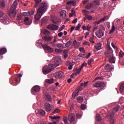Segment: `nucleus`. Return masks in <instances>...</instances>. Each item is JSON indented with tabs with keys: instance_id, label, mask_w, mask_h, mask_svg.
Here are the masks:
<instances>
[{
	"instance_id": "9",
	"label": "nucleus",
	"mask_w": 124,
	"mask_h": 124,
	"mask_svg": "<svg viewBox=\"0 0 124 124\" xmlns=\"http://www.w3.org/2000/svg\"><path fill=\"white\" fill-rule=\"evenodd\" d=\"M44 13L38 12L36 16H34L35 20L34 21L35 24H37L38 22V20L41 18V16L43 15Z\"/></svg>"
},
{
	"instance_id": "25",
	"label": "nucleus",
	"mask_w": 124,
	"mask_h": 124,
	"mask_svg": "<svg viewBox=\"0 0 124 124\" xmlns=\"http://www.w3.org/2000/svg\"><path fill=\"white\" fill-rule=\"evenodd\" d=\"M35 1V5L34 7L36 8L38 5H39V4L41 3L42 0H34Z\"/></svg>"
},
{
	"instance_id": "62",
	"label": "nucleus",
	"mask_w": 124,
	"mask_h": 124,
	"mask_svg": "<svg viewBox=\"0 0 124 124\" xmlns=\"http://www.w3.org/2000/svg\"><path fill=\"white\" fill-rule=\"evenodd\" d=\"M78 21V19H77V18H75L72 23H73V24H76Z\"/></svg>"
},
{
	"instance_id": "49",
	"label": "nucleus",
	"mask_w": 124,
	"mask_h": 124,
	"mask_svg": "<svg viewBox=\"0 0 124 124\" xmlns=\"http://www.w3.org/2000/svg\"><path fill=\"white\" fill-rule=\"evenodd\" d=\"M78 96V93H73V98H75L76 96Z\"/></svg>"
},
{
	"instance_id": "24",
	"label": "nucleus",
	"mask_w": 124,
	"mask_h": 124,
	"mask_svg": "<svg viewBox=\"0 0 124 124\" xmlns=\"http://www.w3.org/2000/svg\"><path fill=\"white\" fill-rule=\"evenodd\" d=\"M7 52V49L5 48H2L0 49V55L5 54Z\"/></svg>"
},
{
	"instance_id": "59",
	"label": "nucleus",
	"mask_w": 124,
	"mask_h": 124,
	"mask_svg": "<svg viewBox=\"0 0 124 124\" xmlns=\"http://www.w3.org/2000/svg\"><path fill=\"white\" fill-rule=\"evenodd\" d=\"M82 117V115L80 114H77V118L78 119H81V117Z\"/></svg>"
},
{
	"instance_id": "22",
	"label": "nucleus",
	"mask_w": 124,
	"mask_h": 124,
	"mask_svg": "<svg viewBox=\"0 0 124 124\" xmlns=\"http://www.w3.org/2000/svg\"><path fill=\"white\" fill-rule=\"evenodd\" d=\"M66 4H67V6H70L71 5L75 6L76 2L75 1L72 0L71 1H67V3H66Z\"/></svg>"
},
{
	"instance_id": "7",
	"label": "nucleus",
	"mask_w": 124,
	"mask_h": 124,
	"mask_svg": "<svg viewBox=\"0 0 124 124\" xmlns=\"http://www.w3.org/2000/svg\"><path fill=\"white\" fill-rule=\"evenodd\" d=\"M105 83L101 81H97L96 83H95V84H93V87H95L96 88L100 87L103 88L105 87Z\"/></svg>"
},
{
	"instance_id": "19",
	"label": "nucleus",
	"mask_w": 124,
	"mask_h": 124,
	"mask_svg": "<svg viewBox=\"0 0 124 124\" xmlns=\"http://www.w3.org/2000/svg\"><path fill=\"white\" fill-rule=\"evenodd\" d=\"M101 46L102 44L100 43L97 44L94 46L95 49H94V51L96 52L97 51L100 50L101 49Z\"/></svg>"
},
{
	"instance_id": "56",
	"label": "nucleus",
	"mask_w": 124,
	"mask_h": 124,
	"mask_svg": "<svg viewBox=\"0 0 124 124\" xmlns=\"http://www.w3.org/2000/svg\"><path fill=\"white\" fill-rule=\"evenodd\" d=\"M65 28V25H62L61 28H60L59 29V32H61V31H62Z\"/></svg>"
},
{
	"instance_id": "1",
	"label": "nucleus",
	"mask_w": 124,
	"mask_h": 124,
	"mask_svg": "<svg viewBox=\"0 0 124 124\" xmlns=\"http://www.w3.org/2000/svg\"><path fill=\"white\" fill-rule=\"evenodd\" d=\"M62 62L61 58L60 57H56L54 59L52 64H50L48 66H45L43 67V73L45 75H47L50 73L54 68L59 66Z\"/></svg>"
},
{
	"instance_id": "12",
	"label": "nucleus",
	"mask_w": 124,
	"mask_h": 124,
	"mask_svg": "<svg viewBox=\"0 0 124 124\" xmlns=\"http://www.w3.org/2000/svg\"><path fill=\"white\" fill-rule=\"evenodd\" d=\"M108 20V16H104L102 18H101L100 20H99L98 21L95 22V24L97 25H99L100 24H101L102 22H105V21H107Z\"/></svg>"
},
{
	"instance_id": "18",
	"label": "nucleus",
	"mask_w": 124,
	"mask_h": 124,
	"mask_svg": "<svg viewBox=\"0 0 124 124\" xmlns=\"http://www.w3.org/2000/svg\"><path fill=\"white\" fill-rule=\"evenodd\" d=\"M0 21L3 24H7L9 23V19L4 17V18L0 19Z\"/></svg>"
},
{
	"instance_id": "61",
	"label": "nucleus",
	"mask_w": 124,
	"mask_h": 124,
	"mask_svg": "<svg viewBox=\"0 0 124 124\" xmlns=\"http://www.w3.org/2000/svg\"><path fill=\"white\" fill-rule=\"evenodd\" d=\"M62 35H63V32H62L58 33V36H59L60 37H61L62 36Z\"/></svg>"
},
{
	"instance_id": "16",
	"label": "nucleus",
	"mask_w": 124,
	"mask_h": 124,
	"mask_svg": "<svg viewBox=\"0 0 124 124\" xmlns=\"http://www.w3.org/2000/svg\"><path fill=\"white\" fill-rule=\"evenodd\" d=\"M105 70L109 72L112 71L113 70V67L111 66L109 64H107L105 66Z\"/></svg>"
},
{
	"instance_id": "48",
	"label": "nucleus",
	"mask_w": 124,
	"mask_h": 124,
	"mask_svg": "<svg viewBox=\"0 0 124 124\" xmlns=\"http://www.w3.org/2000/svg\"><path fill=\"white\" fill-rule=\"evenodd\" d=\"M60 112H61V110L59 108H56L55 110H54V111H53V113H60Z\"/></svg>"
},
{
	"instance_id": "45",
	"label": "nucleus",
	"mask_w": 124,
	"mask_h": 124,
	"mask_svg": "<svg viewBox=\"0 0 124 124\" xmlns=\"http://www.w3.org/2000/svg\"><path fill=\"white\" fill-rule=\"evenodd\" d=\"M22 16H29L30 15H29V13L25 12L21 14Z\"/></svg>"
},
{
	"instance_id": "27",
	"label": "nucleus",
	"mask_w": 124,
	"mask_h": 124,
	"mask_svg": "<svg viewBox=\"0 0 124 124\" xmlns=\"http://www.w3.org/2000/svg\"><path fill=\"white\" fill-rule=\"evenodd\" d=\"M73 45L75 46V48H78L79 46V43H77L76 40L73 41Z\"/></svg>"
},
{
	"instance_id": "35",
	"label": "nucleus",
	"mask_w": 124,
	"mask_h": 124,
	"mask_svg": "<svg viewBox=\"0 0 124 124\" xmlns=\"http://www.w3.org/2000/svg\"><path fill=\"white\" fill-rule=\"evenodd\" d=\"M108 59H109V62L110 63H114L115 62V61L114 58H113V57L108 58Z\"/></svg>"
},
{
	"instance_id": "21",
	"label": "nucleus",
	"mask_w": 124,
	"mask_h": 124,
	"mask_svg": "<svg viewBox=\"0 0 124 124\" xmlns=\"http://www.w3.org/2000/svg\"><path fill=\"white\" fill-rule=\"evenodd\" d=\"M24 21L27 25H30L31 23H32V21L31 20H29V18L27 17H25V20H24Z\"/></svg>"
},
{
	"instance_id": "3",
	"label": "nucleus",
	"mask_w": 124,
	"mask_h": 124,
	"mask_svg": "<svg viewBox=\"0 0 124 124\" xmlns=\"http://www.w3.org/2000/svg\"><path fill=\"white\" fill-rule=\"evenodd\" d=\"M120 108V107L118 105L114 108L113 110L110 112L109 114L108 115V119L109 120V124H114V117L115 113Z\"/></svg>"
},
{
	"instance_id": "54",
	"label": "nucleus",
	"mask_w": 124,
	"mask_h": 124,
	"mask_svg": "<svg viewBox=\"0 0 124 124\" xmlns=\"http://www.w3.org/2000/svg\"><path fill=\"white\" fill-rule=\"evenodd\" d=\"M93 37H90V38H89V41H90V42L92 43L93 44H94V42L93 41Z\"/></svg>"
},
{
	"instance_id": "26",
	"label": "nucleus",
	"mask_w": 124,
	"mask_h": 124,
	"mask_svg": "<svg viewBox=\"0 0 124 124\" xmlns=\"http://www.w3.org/2000/svg\"><path fill=\"white\" fill-rule=\"evenodd\" d=\"M46 101H47L48 102H50V101H51V100H52L51 97V96H50L49 94H48V93H46Z\"/></svg>"
},
{
	"instance_id": "23",
	"label": "nucleus",
	"mask_w": 124,
	"mask_h": 124,
	"mask_svg": "<svg viewBox=\"0 0 124 124\" xmlns=\"http://www.w3.org/2000/svg\"><path fill=\"white\" fill-rule=\"evenodd\" d=\"M44 39L46 42H50L51 41L52 38L49 35H46L44 37Z\"/></svg>"
},
{
	"instance_id": "28",
	"label": "nucleus",
	"mask_w": 124,
	"mask_h": 124,
	"mask_svg": "<svg viewBox=\"0 0 124 124\" xmlns=\"http://www.w3.org/2000/svg\"><path fill=\"white\" fill-rule=\"evenodd\" d=\"M93 5L96 6L100 5V0H94L93 2Z\"/></svg>"
},
{
	"instance_id": "38",
	"label": "nucleus",
	"mask_w": 124,
	"mask_h": 124,
	"mask_svg": "<svg viewBox=\"0 0 124 124\" xmlns=\"http://www.w3.org/2000/svg\"><path fill=\"white\" fill-rule=\"evenodd\" d=\"M96 120L98 122H100L102 120V118L99 114H97L96 116Z\"/></svg>"
},
{
	"instance_id": "41",
	"label": "nucleus",
	"mask_w": 124,
	"mask_h": 124,
	"mask_svg": "<svg viewBox=\"0 0 124 124\" xmlns=\"http://www.w3.org/2000/svg\"><path fill=\"white\" fill-rule=\"evenodd\" d=\"M56 46H57L58 48L60 49H62L63 48V45L61 44H58L56 45Z\"/></svg>"
},
{
	"instance_id": "4",
	"label": "nucleus",
	"mask_w": 124,
	"mask_h": 124,
	"mask_svg": "<svg viewBox=\"0 0 124 124\" xmlns=\"http://www.w3.org/2000/svg\"><path fill=\"white\" fill-rule=\"evenodd\" d=\"M48 8H49V4L46 1H43L39 6L37 12L45 13Z\"/></svg>"
},
{
	"instance_id": "52",
	"label": "nucleus",
	"mask_w": 124,
	"mask_h": 124,
	"mask_svg": "<svg viewBox=\"0 0 124 124\" xmlns=\"http://www.w3.org/2000/svg\"><path fill=\"white\" fill-rule=\"evenodd\" d=\"M28 13H29V16L33 15V14L34 13V12L33 11H31L30 12H28Z\"/></svg>"
},
{
	"instance_id": "53",
	"label": "nucleus",
	"mask_w": 124,
	"mask_h": 124,
	"mask_svg": "<svg viewBox=\"0 0 124 124\" xmlns=\"http://www.w3.org/2000/svg\"><path fill=\"white\" fill-rule=\"evenodd\" d=\"M86 105L82 104L81 106V109H83V110H84L85 109H86Z\"/></svg>"
},
{
	"instance_id": "14",
	"label": "nucleus",
	"mask_w": 124,
	"mask_h": 124,
	"mask_svg": "<svg viewBox=\"0 0 124 124\" xmlns=\"http://www.w3.org/2000/svg\"><path fill=\"white\" fill-rule=\"evenodd\" d=\"M49 118L50 119L53 120H55V121H53V123H54V124H56L59 121V119H61V116H49Z\"/></svg>"
},
{
	"instance_id": "33",
	"label": "nucleus",
	"mask_w": 124,
	"mask_h": 124,
	"mask_svg": "<svg viewBox=\"0 0 124 124\" xmlns=\"http://www.w3.org/2000/svg\"><path fill=\"white\" fill-rule=\"evenodd\" d=\"M119 91H120V92L121 93L123 92V91H124V84H121V85H120Z\"/></svg>"
},
{
	"instance_id": "60",
	"label": "nucleus",
	"mask_w": 124,
	"mask_h": 124,
	"mask_svg": "<svg viewBox=\"0 0 124 124\" xmlns=\"http://www.w3.org/2000/svg\"><path fill=\"white\" fill-rule=\"evenodd\" d=\"M83 45H88L89 46H90V43H88L86 41H85L84 42H83Z\"/></svg>"
},
{
	"instance_id": "39",
	"label": "nucleus",
	"mask_w": 124,
	"mask_h": 124,
	"mask_svg": "<svg viewBox=\"0 0 124 124\" xmlns=\"http://www.w3.org/2000/svg\"><path fill=\"white\" fill-rule=\"evenodd\" d=\"M115 29V27L114 25H112V28L111 31H109V34H112L113 32H114Z\"/></svg>"
},
{
	"instance_id": "2",
	"label": "nucleus",
	"mask_w": 124,
	"mask_h": 124,
	"mask_svg": "<svg viewBox=\"0 0 124 124\" xmlns=\"http://www.w3.org/2000/svg\"><path fill=\"white\" fill-rule=\"evenodd\" d=\"M17 1H14L13 4H12L11 6V7L10 8V9L8 10V14L10 18H13L15 17L16 15V9L17 8Z\"/></svg>"
},
{
	"instance_id": "30",
	"label": "nucleus",
	"mask_w": 124,
	"mask_h": 124,
	"mask_svg": "<svg viewBox=\"0 0 124 124\" xmlns=\"http://www.w3.org/2000/svg\"><path fill=\"white\" fill-rule=\"evenodd\" d=\"M72 44V40L71 39L69 41H68L67 43H66V44L65 46L66 47L68 48L69 46H70Z\"/></svg>"
},
{
	"instance_id": "20",
	"label": "nucleus",
	"mask_w": 124,
	"mask_h": 124,
	"mask_svg": "<svg viewBox=\"0 0 124 124\" xmlns=\"http://www.w3.org/2000/svg\"><path fill=\"white\" fill-rule=\"evenodd\" d=\"M40 89L39 86H35L34 87L31 89V92H35V93H37L39 92Z\"/></svg>"
},
{
	"instance_id": "17",
	"label": "nucleus",
	"mask_w": 124,
	"mask_h": 124,
	"mask_svg": "<svg viewBox=\"0 0 124 124\" xmlns=\"http://www.w3.org/2000/svg\"><path fill=\"white\" fill-rule=\"evenodd\" d=\"M66 17V11L65 10H62L61 13H60V18L63 19Z\"/></svg>"
},
{
	"instance_id": "5",
	"label": "nucleus",
	"mask_w": 124,
	"mask_h": 124,
	"mask_svg": "<svg viewBox=\"0 0 124 124\" xmlns=\"http://www.w3.org/2000/svg\"><path fill=\"white\" fill-rule=\"evenodd\" d=\"M108 50L105 51L104 55L108 58H110L111 57H113V50L111 48L110 46H107Z\"/></svg>"
},
{
	"instance_id": "51",
	"label": "nucleus",
	"mask_w": 124,
	"mask_h": 124,
	"mask_svg": "<svg viewBox=\"0 0 124 124\" xmlns=\"http://www.w3.org/2000/svg\"><path fill=\"white\" fill-rule=\"evenodd\" d=\"M92 5V4H90V5H86V6L85 7V9L90 10L91 9Z\"/></svg>"
},
{
	"instance_id": "11",
	"label": "nucleus",
	"mask_w": 124,
	"mask_h": 124,
	"mask_svg": "<svg viewBox=\"0 0 124 124\" xmlns=\"http://www.w3.org/2000/svg\"><path fill=\"white\" fill-rule=\"evenodd\" d=\"M68 120L71 123H73L75 121V115L73 113H70L68 116Z\"/></svg>"
},
{
	"instance_id": "57",
	"label": "nucleus",
	"mask_w": 124,
	"mask_h": 124,
	"mask_svg": "<svg viewBox=\"0 0 124 124\" xmlns=\"http://www.w3.org/2000/svg\"><path fill=\"white\" fill-rule=\"evenodd\" d=\"M50 44L52 45V46H57V44H56V42H50Z\"/></svg>"
},
{
	"instance_id": "37",
	"label": "nucleus",
	"mask_w": 124,
	"mask_h": 124,
	"mask_svg": "<svg viewBox=\"0 0 124 124\" xmlns=\"http://www.w3.org/2000/svg\"><path fill=\"white\" fill-rule=\"evenodd\" d=\"M23 16L21 14H18L17 15V21H20L21 20V19H22V18H23Z\"/></svg>"
},
{
	"instance_id": "15",
	"label": "nucleus",
	"mask_w": 124,
	"mask_h": 124,
	"mask_svg": "<svg viewBox=\"0 0 124 124\" xmlns=\"http://www.w3.org/2000/svg\"><path fill=\"white\" fill-rule=\"evenodd\" d=\"M96 35L99 38H102L104 36V32L101 30H99L96 32Z\"/></svg>"
},
{
	"instance_id": "44",
	"label": "nucleus",
	"mask_w": 124,
	"mask_h": 124,
	"mask_svg": "<svg viewBox=\"0 0 124 124\" xmlns=\"http://www.w3.org/2000/svg\"><path fill=\"white\" fill-rule=\"evenodd\" d=\"M63 122L65 123V124H69L68 122L67 121V118L66 117H63Z\"/></svg>"
},
{
	"instance_id": "50",
	"label": "nucleus",
	"mask_w": 124,
	"mask_h": 124,
	"mask_svg": "<svg viewBox=\"0 0 124 124\" xmlns=\"http://www.w3.org/2000/svg\"><path fill=\"white\" fill-rule=\"evenodd\" d=\"M80 28V24H78L77 27L75 28L76 31H78Z\"/></svg>"
},
{
	"instance_id": "34",
	"label": "nucleus",
	"mask_w": 124,
	"mask_h": 124,
	"mask_svg": "<svg viewBox=\"0 0 124 124\" xmlns=\"http://www.w3.org/2000/svg\"><path fill=\"white\" fill-rule=\"evenodd\" d=\"M0 6L2 8H4L5 7V1H4V0H0Z\"/></svg>"
},
{
	"instance_id": "63",
	"label": "nucleus",
	"mask_w": 124,
	"mask_h": 124,
	"mask_svg": "<svg viewBox=\"0 0 124 124\" xmlns=\"http://www.w3.org/2000/svg\"><path fill=\"white\" fill-rule=\"evenodd\" d=\"M90 0H84V1H83V5H85L87 2H89Z\"/></svg>"
},
{
	"instance_id": "36",
	"label": "nucleus",
	"mask_w": 124,
	"mask_h": 124,
	"mask_svg": "<svg viewBox=\"0 0 124 124\" xmlns=\"http://www.w3.org/2000/svg\"><path fill=\"white\" fill-rule=\"evenodd\" d=\"M83 101V97L80 96V97H78L77 98V101L78 103H82Z\"/></svg>"
},
{
	"instance_id": "13",
	"label": "nucleus",
	"mask_w": 124,
	"mask_h": 124,
	"mask_svg": "<svg viewBox=\"0 0 124 124\" xmlns=\"http://www.w3.org/2000/svg\"><path fill=\"white\" fill-rule=\"evenodd\" d=\"M47 29L50 30L57 31L59 29V26L55 24H51L48 26Z\"/></svg>"
},
{
	"instance_id": "58",
	"label": "nucleus",
	"mask_w": 124,
	"mask_h": 124,
	"mask_svg": "<svg viewBox=\"0 0 124 124\" xmlns=\"http://www.w3.org/2000/svg\"><path fill=\"white\" fill-rule=\"evenodd\" d=\"M55 52L57 53H61L62 52V50H60L58 48H56L55 49Z\"/></svg>"
},
{
	"instance_id": "55",
	"label": "nucleus",
	"mask_w": 124,
	"mask_h": 124,
	"mask_svg": "<svg viewBox=\"0 0 124 124\" xmlns=\"http://www.w3.org/2000/svg\"><path fill=\"white\" fill-rule=\"evenodd\" d=\"M78 57L81 58H84L85 57V54L84 53H80L78 54Z\"/></svg>"
},
{
	"instance_id": "43",
	"label": "nucleus",
	"mask_w": 124,
	"mask_h": 124,
	"mask_svg": "<svg viewBox=\"0 0 124 124\" xmlns=\"http://www.w3.org/2000/svg\"><path fill=\"white\" fill-rule=\"evenodd\" d=\"M123 56H124V52H123L122 50H121V51L119 52V58H122Z\"/></svg>"
},
{
	"instance_id": "42",
	"label": "nucleus",
	"mask_w": 124,
	"mask_h": 124,
	"mask_svg": "<svg viewBox=\"0 0 124 124\" xmlns=\"http://www.w3.org/2000/svg\"><path fill=\"white\" fill-rule=\"evenodd\" d=\"M111 46L113 47V48L115 49H116V51H118V48H117V46H115L114 44L113 43H111Z\"/></svg>"
},
{
	"instance_id": "6",
	"label": "nucleus",
	"mask_w": 124,
	"mask_h": 124,
	"mask_svg": "<svg viewBox=\"0 0 124 124\" xmlns=\"http://www.w3.org/2000/svg\"><path fill=\"white\" fill-rule=\"evenodd\" d=\"M42 46L43 48L46 51H47L48 52L51 53L54 52L53 48H51V47H49V46H48L47 44H42V43L40 44Z\"/></svg>"
},
{
	"instance_id": "47",
	"label": "nucleus",
	"mask_w": 124,
	"mask_h": 124,
	"mask_svg": "<svg viewBox=\"0 0 124 124\" xmlns=\"http://www.w3.org/2000/svg\"><path fill=\"white\" fill-rule=\"evenodd\" d=\"M93 62V59H91V60H89L88 62H87V64L88 65H90L92 62Z\"/></svg>"
},
{
	"instance_id": "29",
	"label": "nucleus",
	"mask_w": 124,
	"mask_h": 124,
	"mask_svg": "<svg viewBox=\"0 0 124 124\" xmlns=\"http://www.w3.org/2000/svg\"><path fill=\"white\" fill-rule=\"evenodd\" d=\"M17 76V78H15V81L16 83L18 82L19 80H20V78L22 77V75L21 74H18Z\"/></svg>"
},
{
	"instance_id": "32",
	"label": "nucleus",
	"mask_w": 124,
	"mask_h": 124,
	"mask_svg": "<svg viewBox=\"0 0 124 124\" xmlns=\"http://www.w3.org/2000/svg\"><path fill=\"white\" fill-rule=\"evenodd\" d=\"M38 114L43 116H44L46 115V111L45 110L40 109V110H38Z\"/></svg>"
},
{
	"instance_id": "40",
	"label": "nucleus",
	"mask_w": 124,
	"mask_h": 124,
	"mask_svg": "<svg viewBox=\"0 0 124 124\" xmlns=\"http://www.w3.org/2000/svg\"><path fill=\"white\" fill-rule=\"evenodd\" d=\"M47 17H45L42 19V24H46L47 22Z\"/></svg>"
},
{
	"instance_id": "10",
	"label": "nucleus",
	"mask_w": 124,
	"mask_h": 124,
	"mask_svg": "<svg viewBox=\"0 0 124 124\" xmlns=\"http://www.w3.org/2000/svg\"><path fill=\"white\" fill-rule=\"evenodd\" d=\"M54 77L56 78L61 79L63 77V73L62 71H59L54 74Z\"/></svg>"
},
{
	"instance_id": "8",
	"label": "nucleus",
	"mask_w": 124,
	"mask_h": 124,
	"mask_svg": "<svg viewBox=\"0 0 124 124\" xmlns=\"http://www.w3.org/2000/svg\"><path fill=\"white\" fill-rule=\"evenodd\" d=\"M45 107L46 108V111L47 112H50L54 108V106L52 105H50L49 103H46L45 104Z\"/></svg>"
},
{
	"instance_id": "46",
	"label": "nucleus",
	"mask_w": 124,
	"mask_h": 124,
	"mask_svg": "<svg viewBox=\"0 0 124 124\" xmlns=\"http://www.w3.org/2000/svg\"><path fill=\"white\" fill-rule=\"evenodd\" d=\"M85 17L87 18V19L89 20H91L92 19V16H91L86 15L85 16Z\"/></svg>"
},
{
	"instance_id": "31",
	"label": "nucleus",
	"mask_w": 124,
	"mask_h": 124,
	"mask_svg": "<svg viewBox=\"0 0 124 124\" xmlns=\"http://www.w3.org/2000/svg\"><path fill=\"white\" fill-rule=\"evenodd\" d=\"M53 78L46 79V82L47 84H52L53 83Z\"/></svg>"
},
{
	"instance_id": "64",
	"label": "nucleus",
	"mask_w": 124,
	"mask_h": 124,
	"mask_svg": "<svg viewBox=\"0 0 124 124\" xmlns=\"http://www.w3.org/2000/svg\"><path fill=\"white\" fill-rule=\"evenodd\" d=\"M87 31H90V29H91V26L90 25H87L86 27Z\"/></svg>"
}]
</instances>
